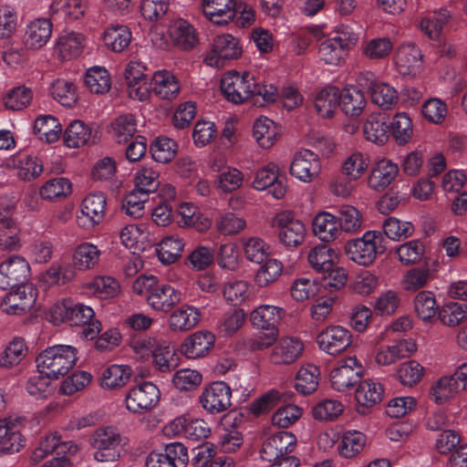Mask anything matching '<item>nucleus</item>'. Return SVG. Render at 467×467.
<instances>
[{
	"mask_svg": "<svg viewBox=\"0 0 467 467\" xmlns=\"http://www.w3.org/2000/svg\"><path fill=\"white\" fill-rule=\"evenodd\" d=\"M51 321L57 325L67 322L70 326L84 327L81 334L85 339L92 340L101 330L100 322L95 318L92 307L80 303L64 301L50 309Z\"/></svg>",
	"mask_w": 467,
	"mask_h": 467,
	"instance_id": "f257e3e1",
	"label": "nucleus"
},
{
	"mask_svg": "<svg viewBox=\"0 0 467 467\" xmlns=\"http://www.w3.org/2000/svg\"><path fill=\"white\" fill-rule=\"evenodd\" d=\"M78 349L70 345H54L47 348L36 357L39 373L57 379L67 375L76 365Z\"/></svg>",
	"mask_w": 467,
	"mask_h": 467,
	"instance_id": "f03ea898",
	"label": "nucleus"
},
{
	"mask_svg": "<svg viewBox=\"0 0 467 467\" xmlns=\"http://www.w3.org/2000/svg\"><path fill=\"white\" fill-rule=\"evenodd\" d=\"M122 437L113 427H100L93 431L89 444L93 449L94 460L99 462L112 463L121 457Z\"/></svg>",
	"mask_w": 467,
	"mask_h": 467,
	"instance_id": "7ed1b4c3",
	"label": "nucleus"
},
{
	"mask_svg": "<svg viewBox=\"0 0 467 467\" xmlns=\"http://www.w3.org/2000/svg\"><path fill=\"white\" fill-rule=\"evenodd\" d=\"M382 235L378 231H368L362 237L348 241L345 245V251L348 258L360 265H369L385 250L381 244Z\"/></svg>",
	"mask_w": 467,
	"mask_h": 467,
	"instance_id": "20e7f679",
	"label": "nucleus"
},
{
	"mask_svg": "<svg viewBox=\"0 0 467 467\" xmlns=\"http://www.w3.org/2000/svg\"><path fill=\"white\" fill-rule=\"evenodd\" d=\"M242 54L240 39L230 34H222L213 38L211 49L204 57V63L209 67L220 68L230 61L238 59Z\"/></svg>",
	"mask_w": 467,
	"mask_h": 467,
	"instance_id": "39448f33",
	"label": "nucleus"
},
{
	"mask_svg": "<svg viewBox=\"0 0 467 467\" xmlns=\"http://www.w3.org/2000/svg\"><path fill=\"white\" fill-rule=\"evenodd\" d=\"M256 88V81L249 72L239 73L229 71L221 79V89L224 97L231 102L239 104L253 96Z\"/></svg>",
	"mask_w": 467,
	"mask_h": 467,
	"instance_id": "423d86ee",
	"label": "nucleus"
},
{
	"mask_svg": "<svg viewBox=\"0 0 467 467\" xmlns=\"http://www.w3.org/2000/svg\"><path fill=\"white\" fill-rule=\"evenodd\" d=\"M161 392L150 381H142L129 389L125 396L126 409L134 414H142L152 410L159 403Z\"/></svg>",
	"mask_w": 467,
	"mask_h": 467,
	"instance_id": "0eeeda50",
	"label": "nucleus"
},
{
	"mask_svg": "<svg viewBox=\"0 0 467 467\" xmlns=\"http://www.w3.org/2000/svg\"><path fill=\"white\" fill-rule=\"evenodd\" d=\"M363 372V366L355 356L342 358L330 371L331 387L337 391L345 392L361 380Z\"/></svg>",
	"mask_w": 467,
	"mask_h": 467,
	"instance_id": "6e6552de",
	"label": "nucleus"
},
{
	"mask_svg": "<svg viewBox=\"0 0 467 467\" xmlns=\"http://www.w3.org/2000/svg\"><path fill=\"white\" fill-rule=\"evenodd\" d=\"M274 225L279 230L278 239L280 243L288 248L301 245L306 235L305 224L296 219L289 211L278 213L274 218Z\"/></svg>",
	"mask_w": 467,
	"mask_h": 467,
	"instance_id": "1a4fd4ad",
	"label": "nucleus"
},
{
	"mask_svg": "<svg viewBox=\"0 0 467 467\" xmlns=\"http://www.w3.org/2000/svg\"><path fill=\"white\" fill-rule=\"evenodd\" d=\"M164 432L167 435L182 436L191 441H201L209 436L211 429L203 420L183 415L169 422L164 428Z\"/></svg>",
	"mask_w": 467,
	"mask_h": 467,
	"instance_id": "9d476101",
	"label": "nucleus"
},
{
	"mask_svg": "<svg viewBox=\"0 0 467 467\" xmlns=\"http://www.w3.org/2000/svg\"><path fill=\"white\" fill-rule=\"evenodd\" d=\"M30 267L21 256L13 255L0 264V289L6 290L24 285L28 279Z\"/></svg>",
	"mask_w": 467,
	"mask_h": 467,
	"instance_id": "9b49d317",
	"label": "nucleus"
},
{
	"mask_svg": "<svg viewBox=\"0 0 467 467\" xmlns=\"http://www.w3.org/2000/svg\"><path fill=\"white\" fill-rule=\"evenodd\" d=\"M321 171V161L317 153L309 150L297 151L290 165L292 176L303 182L316 180Z\"/></svg>",
	"mask_w": 467,
	"mask_h": 467,
	"instance_id": "f8f14e48",
	"label": "nucleus"
},
{
	"mask_svg": "<svg viewBox=\"0 0 467 467\" xmlns=\"http://www.w3.org/2000/svg\"><path fill=\"white\" fill-rule=\"evenodd\" d=\"M232 391L223 381H215L206 387L199 400L202 407L212 414L226 410L231 406Z\"/></svg>",
	"mask_w": 467,
	"mask_h": 467,
	"instance_id": "ddd939ff",
	"label": "nucleus"
},
{
	"mask_svg": "<svg viewBox=\"0 0 467 467\" xmlns=\"http://www.w3.org/2000/svg\"><path fill=\"white\" fill-rule=\"evenodd\" d=\"M106 196L102 192L88 194L80 205L77 215V223L84 229H90L99 224L104 218Z\"/></svg>",
	"mask_w": 467,
	"mask_h": 467,
	"instance_id": "4468645a",
	"label": "nucleus"
},
{
	"mask_svg": "<svg viewBox=\"0 0 467 467\" xmlns=\"http://www.w3.org/2000/svg\"><path fill=\"white\" fill-rule=\"evenodd\" d=\"M188 462L187 448L181 442H171L165 446L163 452H150L146 467H186Z\"/></svg>",
	"mask_w": 467,
	"mask_h": 467,
	"instance_id": "2eb2a0df",
	"label": "nucleus"
},
{
	"mask_svg": "<svg viewBox=\"0 0 467 467\" xmlns=\"http://www.w3.org/2000/svg\"><path fill=\"white\" fill-rule=\"evenodd\" d=\"M252 187L256 191H268L275 199H282L287 191L284 179L278 175V168L275 164L270 163L259 169L252 182Z\"/></svg>",
	"mask_w": 467,
	"mask_h": 467,
	"instance_id": "dca6fc26",
	"label": "nucleus"
},
{
	"mask_svg": "<svg viewBox=\"0 0 467 467\" xmlns=\"http://www.w3.org/2000/svg\"><path fill=\"white\" fill-rule=\"evenodd\" d=\"M351 332L341 326H331L321 331L317 337L319 348L331 356L347 349L351 343Z\"/></svg>",
	"mask_w": 467,
	"mask_h": 467,
	"instance_id": "f3484780",
	"label": "nucleus"
},
{
	"mask_svg": "<svg viewBox=\"0 0 467 467\" xmlns=\"http://www.w3.org/2000/svg\"><path fill=\"white\" fill-rule=\"evenodd\" d=\"M21 420L8 417L0 420V452L12 454L18 452L25 446L21 434Z\"/></svg>",
	"mask_w": 467,
	"mask_h": 467,
	"instance_id": "a211bd4d",
	"label": "nucleus"
},
{
	"mask_svg": "<svg viewBox=\"0 0 467 467\" xmlns=\"http://www.w3.org/2000/svg\"><path fill=\"white\" fill-rule=\"evenodd\" d=\"M296 446V437L289 431H278L270 436L263 444L261 457L272 462L281 457L289 456Z\"/></svg>",
	"mask_w": 467,
	"mask_h": 467,
	"instance_id": "6ab92c4d",
	"label": "nucleus"
},
{
	"mask_svg": "<svg viewBox=\"0 0 467 467\" xmlns=\"http://www.w3.org/2000/svg\"><path fill=\"white\" fill-rule=\"evenodd\" d=\"M168 33L172 45L180 50L190 51L199 44L197 30L184 18L177 17L171 20Z\"/></svg>",
	"mask_w": 467,
	"mask_h": 467,
	"instance_id": "aec40b11",
	"label": "nucleus"
},
{
	"mask_svg": "<svg viewBox=\"0 0 467 467\" xmlns=\"http://www.w3.org/2000/svg\"><path fill=\"white\" fill-rule=\"evenodd\" d=\"M183 299L182 292L170 284L160 283L147 298V304L155 311L170 312Z\"/></svg>",
	"mask_w": 467,
	"mask_h": 467,
	"instance_id": "412c9836",
	"label": "nucleus"
},
{
	"mask_svg": "<svg viewBox=\"0 0 467 467\" xmlns=\"http://www.w3.org/2000/svg\"><path fill=\"white\" fill-rule=\"evenodd\" d=\"M417 344L413 339H402L391 345L381 346L376 352L375 360L380 366H389L416 352Z\"/></svg>",
	"mask_w": 467,
	"mask_h": 467,
	"instance_id": "4be33fe9",
	"label": "nucleus"
},
{
	"mask_svg": "<svg viewBox=\"0 0 467 467\" xmlns=\"http://www.w3.org/2000/svg\"><path fill=\"white\" fill-rule=\"evenodd\" d=\"M215 342V337L209 331L200 330L188 336L182 344V353L190 359H196L209 354Z\"/></svg>",
	"mask_w": 467,
	"mask_h": 467,
	"instance_id": "5701e85b",
	"label": "nucleus"
},
{
	"mask_svg": "<svg viewBox=\"0 0 467 467\" xmlns=\"http://www.w3.org/2000/svg\"><path fill=\"white\" fill-rule=\"evenodd\" d=\"M304 350L303 342L294 337H283L273 348L270 360L277 365H289L297 360Z\"/></svg>",
	"mask_w": 467,
	"mask_h": 467,
	"instance_id": "b1692460",
	"label": "nucleus"
},
{
	"mask_svg": "<svg viewBox=\"0 0 467 467\" xmlns=\"http://www.w3.org/2000/svg\"><path fill=\"white\" fill-rule=\"evenodd\" d=\"M201 311L192 305H182L174 309L169 316L167 324L172 332H187L199 324Z\"/></svg>",
	"mask_w": 467,
	"mask_h": 467,
	"instance_id": "393cba45",
	"label": "nucleus"
},
{
	"mask_svg": "<svg viewBox=\"0 0 467 467\" xmlns=\"http://www.w3.org/2000/svg\"><path fill=\"white\" fill-rule=\"evenodd\" d=\"M202 7L205 17L216 25H226L236 16L234 0H202Z\"/></svg>",
	"mask_w": 467,
	"mask_h": 467,
	"instance_id": "a878e982",
	"label": "nucleus"
},
{
	"mask_svg": "<svg viewBox=\"0 0 467 467\" xmlns=\"http://www.w3.org/2000/svg\"><path fill=\"white\" fill-rule=\"evenodd\" d=\"M398 165L390 160L381 159L373 167L368 178V185L370 189L382 192L397 177Z\"/></svg>",
	"mask_w": 467,
	"mask_h": 467,
	"instance_id": "bb28decb",
	"label": "nucleus"
},
{
	"mask_svg": "<svg viewBox=\"0 0 467 467\" xmlns=\"http://www.w3.org/2000/svg\"><path fill=\"white\" fill-rule=\"evenodd\" d=\"M383 388L380 383L371 379L360 380L355 391L358 412L365 414L368 409L381 400Z\"/></svg>",
	"mask_w": 467,
	"mask_h": 467,
	"instance_id": "cd10ccee",
	"label": "nucleus"
},
{
	"mask_svg": "<svg viewBox=\"0 0 467 467\" xmlns=\"http://www.w3.org/2000/svg\"><path fill=\"white\" fill-rule=\"evenodd\" d=\"M395 61L401 75H415L421 67L422 54L414 44H404L399 47Z\"/></svg>",
	"mask_w": 467,
	"mask_h": 467,
	"instance_id": "c85d7f7f",
	"label": "nucleus"
},
{
	"mask_svg": "<svg viewBox=\"0 0 467 467\" xmlns=\"http://www.w3.org/2000/svg\"><path fill=\"white\" fill-rule=\"evenodd\" d=\"M285 310L272 305H262L254 309L250 321L254 327L261 330H277L276 326L281 321Z\"/></svg>",
	"mask_w": 467,
	"mask_h": 467,
	"instance_id": "c756f323",
	"label": "nucleus"
},
{
	"mask_svg": "<svg viewBox=\"0 0 467 467\" xmlns=\"http://www.w3.org/2000/svg\"><path fill=\"white\" fill-rule=\"evenodd\" d=\"M313 233L322 242L336 240L341 234L337 217L328 212L317 213L313 220Z\"/></svg>",
	"mask_w": 467,
	"mask_h": 467,
	"instance_id": "7c9ffc66",
	"label": "nucleus"
},
{
	"mask_svg": "<svg viewBox=\"0 0 467 467\" xmlns=\"http://www.w3.org/2000/svg\"><path fill=\"white\" fill-rule=\"evenodd\" d=\"M52 23L47 18H38L28 24L25 34V45L30 49L43 47L52 35Z\"/></svg>",
	"mask_w": 467,
	"mask_h": 467,
	"instance_id": "2f4dec72",
	"label": "nucleus"
},
{
	"mask_svg": "<svg viewBox=\"0 0 467 467\" xmlns=\"http://www.w3.org/2000/svg\"><path fill=\"white\" fill-rule=\"evenodd\" d=\"M17 171V176L26 182L36 179L43 172V163L36 156L18 154L8 161Z\"/></svg>",
	"mask_w": 467,
	"mask_h": 467,
	"instance_id": "473e14b6",
	"label": "nucleus"
},
{
	"mask_svg": "<svg viewBox=\"0 0 467 467\" xmlns=\"http://www.w3.org/2000/svg\"><path fill=\"white\" fill-rule=\"evenodd\" d=\"M102 41L109 50L121 53L130 44L131 32L125 25H110L105 29Z\"/></svg>",
	"mask_w": 467,
	"mask_h": 467,
	"instance_id": "72a5a7b5",
	"label": "nucleus"
},
{
	"mask_svg": "<svg viewBox=\"0 0 467 467\" xmlns=\"http://www.w3.org/2000/svg\"><path fill=\"white\" fill-rule=\"evenodd\" d=\"M85 46V36L78 32L64 31L57 38L56 49L63 59L78 57Z\"/></svg>",
	"mask_w": 467,
	"mask_h": 467,
	"instance_id": "f704fd0d",
	"label": "nucleus"
},
{
	"mask_svg": "<svg viewBox=\"0 0 467 467\" xmlns=\"http://www.w3.org/2000/svg\"><path fill=\"white\" fill-rule=\"evenodd\" d=\"M152 92L162 99H172L180 90L176 78L169 71H157L150 78Z\"/></svg>",
	"mask_w": 467,
	"mask_h": 467,
	"instance_id": "c9c22d12",
	"label": "nucleus"
},
{
	"mask_svg": "<svg viewBox=\"0 0 467 467\" xmlns=\"http://www.w3.org/2000/svg\"><path fill=\"white\" fill-rule=\"evenodd\" d=\"M340 90L334 86L322 88L316 97L315 108L323 118H330L334 115L340 103Z\"/></svg>",
	"mask_w": 467,
	"mask_h": 467,
	"instance_id": "e433bc0d",
	"label": "nucleus"
},
{
	"mask_svg": "<svg viewBox=\"0 0 467 467\" xmlns=\"http://www.w3.org/2000/svg\"><path fill=\"white\" fill-rule=\"evenodd\" d=\"M363 133L367 140L376 144H384L389 139V126L385 116L370 115L363 125Z\"/></svg>",
	"mask_w": 467,
	"mask_h": 467,
	"instance_id": "4c0bfd02",
	"label": "nucleus"
},
{
	"mask_svg": "<svg viewBox=\"0 0 467 467\" xmlns=\"http://www.w3.org/2000/svg\"><path fill=\"white\" fill-rule=\"evenodd\" d=\"M11 289V292L5 296L2 303L5 312L7 314H20L31 307L34 299L31 295L26 294L24 285H18Z\"/></svg>",
	"mask_w": 467,
	"mask_h": 467,
	"instance_id": "58836bf2",
	"label": "nucleus"
},
{
	"mask_svg": "<svg viewBox=\"0 0 467 467\" xmlns=\"http://www.w3.org/2000/svg\"><path fill=\"white\" fill-rule=\"evenodd\" d=\"M278 130L275 123L266 118L260 117L255 119L253 128V137L263 149L271 148L276 141Z\"/></svg>",
	"mask_w": 467,
	"mask_h": 467,
	"instance_id": "ea45409f",
	"label": "nucleus"
},
{
	"mask_svg": "<svg viewBox=\"0 0 467 467\" xmlns=\"http://www.w3.org/2000/svg\"><path fill=\"white\" fill-rule=\"evenodd\" d=\"M100 257V250L93 244L83 243L73 253V265L76 269L86 271L94 268Z\"/></svg>",
	"mask_w": 467,
	"mask_h": 467,
	"instance_id": "a19ab883",
	"label": "nucleus"
},
{
	"mask_svg": "<svg viewBox=\"0 0 467 467\" xmlns=\"http://www.w3.org/2000/svg\"><path fill=\"white\" fill-rule=\"evenodd\" d=\"M150 358L154 367L161 372H169L177 367L175 350L171 344L161 339Z\"/></svg>",
	"mask_w": 467,
	"mask_h": 467,
	"instance_id": "79ce46f5",
	"label": "nucleus"
},
{
	"mask_svg": "<svg viewBox=\"0 0 467 467\" xmlns=\"http://www.w3.org/2000/svg\"><path fill=\"white\" fill-rule=\"evenodd\" d=\"M88 0H55L50 5L52 15H61L67 20L82 18L88 10Z\"/></svg>",
	"mask_w": 467,
	"mask_h": 467,
	"instance_id": "37998d69",
	"label": "nucleus"
},
{
	"mask_svg": "<svg viewBox=\"0 0 467 467\" xmlns=\"http://www.w3.org/2000/svg\"><path fill=\"white\" fill-rule=\"evenodd\" d=\"M133 181L134 189L150 194L160 186V172L151 165H144L136 171Z\"/></svg>",
	"mask_w": 467,
	"mask_h": 467,
	"instance_id": "c03bdc74",
	"label": "nucleus"
},
{
	"mask_svg": "<svg viewBox=\"0 0 467 467\" xmlns=\"http://www.w3.org/2000/svg\"><path fill=\"white\" fill-rule=\"evenodd\" d=\"M307 261L316 272L325 274L335 265L334 250L326 244L317 245L309 251Z\"/></svg>",
	"mask_w": 467,
	"mask_h": 467,
	"instance_id": "a18cd8bd",
	"label": "nucleus"
},
{
	"mask_svg": "<svg viewBox=\"0 0 467 467\" xmlns=\"http://www.w3.org/2000/svg\"><path fill=\"white\" fill-rule=\"evenodd\" d=\"M348 55V51L333 37H328L319 44L318 56L325 64L338 66L345 61Z\"/></svg>",
	"mask_w": 467,
	"mask_h": 467,
	"instance_id": "49530a36",
	"label": "nucleus"
},
{
	"mask_svg": "<svg viewBox=\"0 0 467 467\" xmlns=\"http://www.w3.org/2000/svg\"><path fill=\"white\" fill-rule=\"evenodd\" d=\"M389 132H390L398 144L403 145L410 141L413 134L412 121L405 112L395 114L389 123Z\"/></svg>",
	"mask_w": 467,
	"mask_h": 467,
	"instance_id": "de8ad7c7",
	"label": "nucleus"
},
{
	"mask_svg": "<svg viewBox=\"0 0 467 467\" xmlns=\"http://www.w3.org/2000/svg\"><path fill=\"white\" fill-rule=\"evenodd\" d=\"M450 18V12L445 8H441L434 11L432 15L423 17L420 26L431 39L436 40L441 36Z\"/></svg>",
	"mask_w": 467,
	"mask_h": 467,
	"instance_id": "09e8293b",
	"label": "nucleus"
},
{
	"mask_svg": "<svg viewBox=\"0 0 467 467\" xmlns=\"http://www.w3.org/2000/svg\"><path fill=\"white\" fill-rule=\"evenodd\" d=\"M34 131L41 140L51 143L58 140L62 128L55 117L45 115L36 119Z\"/></svg>",
	"mask_w": 467,
	"mask_h": 467,
	"instance_id": "8fccbe9b",
	"label": "nucleus"
},
{
	"mask_svg": "<svg viewBox=\"0 0 467 467\" xmlns=\"http://www.w3.org/2000/svg\"><path fill=\"white\" fill-rule=\"evenodd\" d=\"M27 347L21 337L13 338L0 357V367L10 368L18 365L26 356Z\"/></svg>",
	"mask_w": 467,
	"mask_h": 467,
	"instance_id": "3c124183",
	"label": "nucleus"
},
{
	"mask_svg": "<svg viewBox=\"0 0 467 467\" xmlns=\"http://www.w3.org/2000/svg\"><path fill=\"white\" fill-rule=\"evenodd\" d=\"M340 103L342 110L350 117L359 116L366 106L363 93L356 88H345L340 92Z\"/></svg>",
	"mask_w": 467,
	"mask_h": 467,
	"instance_id": "603ef678",
	"label": "nucleus"
},
{
	"mask_svg": "<svg viewBox=\"0 0 467 467\" xmlns=\"http://www.w3.org/2000/svg\"><path fill=\"white\" fill-rule=\"evenodd\" d=\"M91 139V130L81 120L72 121L65 130L64 142L68 148H79Z\"/></svg>",
	"mask_w": 467,
	"mask_h": 467,
	"instance_id": "864d4df0",
	"label": "nucleus"
},
{
	"mask_svg": "<svg viewBox=\"0 0 467 467\" xmlns=\"http://www.w3.org/2000/svg\"><path fill=\"white\" fill-rule=\"evenodd\" d=\"M319 369L317 366L307 364L303 366L296 377V389L304 394L313 393L318 386Z\"/></svg>",
	"mask_w": 467,
	"mask_h": 467,
	"instance_id": "5fc2aeb1",
	"label": "nucleus"
},
{
	"mask_svg": "<svg viewBox=\"0 0 467 467\" xmlns=\"http://www.w3.org/2000/svg\"><path fill=\"white\" fill-rule=\"evenodd\" d=\"M72 184L70 181L64 177H57L48 180L44 183L40 190V196L48 201H57L67 197L71 193Z\"/></svg>",
	"mask_w": 467,
	"mask_h": 467,
	"instance_id": "6e6d98bb",
	"label": "nucleus"
},
{
	"mask_svg": "<svg viewBox=\"0 0 467 467\" xmlns=\"http://www.w3.org/2000/svg\"><path fill=\"white\" fill-rule=\"evenodd\" d=\"M85 84L90 92L104 94L110 88V76L103 67L95 66L88 69L85 76Z\"/></svg>",
	"mask_w": 467,
	"mask_h": 467,
	"instance_id": "4d7b16f0",
	"label": "nucleus"
},
{
	"mask_svg": "<svg viewBox=\"0 0 467 467\" xmlns=\"http://www.w3.org/2000/svg\"><path fill=\"white\" fill-rule=\"evenodd\" d=\"M366 443V436L358 431H348L343 433L337 450L344 458H352L358 454Z\"/></svg>",
	"mask_w": 467,
	"mask_h": 467,
	"instance_id": "13d9d810",
	"label": "nucleus"
},
{
	"mask_svg": "<svg viewBox=\"0 0 467 467\" xmlns=\"http://www.w3.org/2000/svg\"><path fill=\"white\" fill-rule=\"evenodd\" d=\"M393 43L389 37H375L362 43L361 53L369 60L386 58L392 51Z\"/></svg>",
	"mask_w": 467,
	"mask_h": 467,
	"instance_id": "bf43d9fd",
	"label": "nucleus"
},
{
	"mask_svg": "<svg viewBox=\"0 0 467 467\" xmlns=\"http://www.w3.org/2000/svg\"><path fill=\"white\" fill-rule=\"evenodd\" d=\"M370 92L373 103L383 109H390L398 103L397 90L387 83H372Z\"/></svg>",
	"mask_w": 467,
	"mask_h": 467,
	"instance_id": "052dcab7",
	"label": "nucleus"
},
{
	"mask_svg": "<svg viewBox=\"0 0 467 467\" xmlns=\"http://www.w3.org/2000/svg\"><path fill=\"white\" fill-rule=\"evenodd\" d=\"M131 375V369L124 365H111L101 375L100 384L106 389H115L124 386Z\"/></svg>",
	"mask_w": 467,
	"mask_h": 467,
	"instance_id": "680f3d73",
	"label": "nucleus"
},
{
	"mask_svg": "<svg viewBox=\"0 0 467 467\" xmlns=\"http://www.w3.org/2000/svg\"><path fill=\"white\" fill-rule=\"evenodd\" d=\"M184 243L179 236H168L161 240L157 248L159 259L167 265L174 263L182 254Z\"/></svg>",
	"mask_w": 467,
	"mask_h": 467,
	"instance_id": "e2e57ef3",
	"label": "nucleus"
},
{
	"mask_svg": "<svg viewBox=\"0 0 467 467\" xmlns=\"http://www.w3.org/2000/svg\"><path fill=\"white\" fill-rule=\"evenodd\" d=\"M113 137L118 143L128 142L137 131V123L131 114L120 115L111 124Z\"/></svg>",
	"mask_w": 467,
	"mask_h": 467,
	"instance_id": "0e129e2a",
	"label": "nucleus"
},
{
	"mask_svg": "<svg viewBox=\"0 0 467 467\" xmlns=\"http://www.w3.org/2000/svg\"><path fill=\"white\" fill-rule=\"evenodd\" d=\"M414 307L418 317L424 322L431 321L439 313L435 296L431 291L420 292L415 296Z\"/></svg>",
	"mask_w": 467,
	"mask_h": 467,
	"instance_id": "69168bd1",
	"label": "nucleus"
},
{
	"mask_svg": "<svg viewBox=\"0 0 467 467\" xmlns=\"http://www.w3.org/2000/svg\"><path fill=\"white\" fill-rule=\"evenodd\" d=\"M19 244V228L10 217L0 218V249L15 250Z\"/></svg>",
	"mask_w": 467,
	"mask_h": 467,
	"instance_id": "338daca9",
	"label": "nucleus"
},
{
	"mask_svg": "<svg viewBox=\"0 0 467 467\" xmlns=\"http://www.w3.org/2000/svg\"><path fill=\"white\" fill-rule=\"evenodd\" d=\"M283 273V265L277 259L266 260L257 270L254 282L260 287H265L275 282Z\"/></svg>",
	"mask_w": 467,
	"mask_h": 467,
	"instance_id": "774afa93",
	"label": "nucleus"
}]
</instances>
